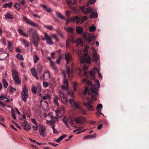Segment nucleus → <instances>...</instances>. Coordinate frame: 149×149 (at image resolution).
<instances>
[{
    "label": "nucleus",
    "mask_w": 149,
    "mask_h": 149,
    "mask_svg": "<svg viewBox=\"0 0 149 149\" xmlns=\"http://www.w3.org/2000/svg\"><path fill=\"white\" fill-rule=\"evenodd\" d=\"M61 74L63 75V78H66V72L65 71H62Z\"/></svg>",
    "instance_id": "603ef678"
},
{
    "label": "nucleus",
    "mask_w": 149,
    "mask_h": 149,
    "mask_svg": "<svg viewBox=\"0 0 149 149\" xmlns=\"http://www.w3.org/2000/svg\"><path fill=\"white\" fill-rule=\"evenodd\" d=\"M96 84L97 85V87L99 89L100 87V84L99 81L97 79L95 80V86Z\"/></svg>",
    "instance_id": "79ce46f5"
},
{
    "label": "nucleus",
    "mask_w": 149,
    "mask_h": 149,
    "mask_svg": "<svg viewBox=\"0 0 149 149\" xmlns=\"http://www.w3.org/2000/svg\"><path fill=\"white\" fill-rule=\"evenodd\" d=\"M84 119L83 117H77L75 118L74 121H76L77 123L81 125L83 124V121Z\"/></svg>",
    "instance_id": "9b49d317"
},
{
    "label": "nucleus",
    "mask_w": 149,
    "mask_h": 149,
    "mask_svg": "<svg viewBox=\"0 0 149 149\" xmlns=\"http://www.w3.org/2000/svg\"><path fill=\"white\" fill-rule=\"evenodd\" d=\"M12 73L15 82L17 84H20L21 82L19 80L18 72L15 70L13 69L12 71Z\"/></svg>",
    "instance_id": "20e7f679"
},
{
    "label": "nucleus",
    "mask_w": 149,
    "mask_h": 149,
    "mask_svg": "<svg viewBox=\"0 0 149 149\" xmlns=\"http://www.w3.org/2000/svg\"><path fill=\"white\" fill-rule=\"evenodd\" d=\"M67 3L68 6H70L72 3V1L71 0L67 1Z\"/></svg>",
    "instance_id": "0e129e2a"
},
{
    "label": "nucleus",
    "mask_w": 149,
    "mask_h": 149,
    "mask_svg": "<svg viewBox=\"0 0 149 149\" xmlns=\"http://www.w3.org/2000/svg\"><path fill=\"white\" fill-rule=\"evenodd\" d=\"M11 114L12 117L13 118V119L14 120H15V119H16V118L15 116V112L13 109H12V110Z\"/></svg>",
    "instance_id": "e433bc0d"
},
{
    "label": "nucleus",
    "mask_w": 149,
    "mask_h": 149,
    "mask_svg": "<svg viewBox=\"0 0 149 149\" xmlns=\"http://www.w3.org/2000/svg\"><path fill=\"white\" fill-rule=\"evenodd\" d=\"M59 97L61 99V102L65 104L67 102V99L66 98V95L64 94L63 92L59 91Z\"/></svg>",
    "instance_id": "0eeeda50"
},
{
    "label": "nucleus",
    "mask_w": 149,
    "mask_h": 149,
    "mask_svg": "<svg viewBox=\"0 0 149 149\" xmlns=\"http://www.w3.org/2000/svg\"><path fill=\"white\" fill-rule=\"evenodd\" d=\"M96 1V0H90L89 1L86 3V5L89 6L90 4H93Z\"/></svg>",
    "instance_id": "473e14b6"
},
{
    "label": "nucleus",
    "mask_w": 149,
    "mask_h": 149,
    "mask_svg": "<svg viewBox=\"0 0 149 149\" xmlns=\"http://www.w3.org/2000/svg\"><path fill=\"white\" fill-rule=\"evenodd\" d=\"M98 16V14L95 11H93L91 14L90 18H96Z\"/></svg>",
    "instance_id": "f3484780"
},
{
    "label": "nucleus",
    "mask_w": 149,
    "mask_h": 149,
    "mask_svg": "<svg viewBox=\"0 0 149 149\" xmlns=\"http://www.w3.org/2000/svg\"><path fill=\"white\" fill-rule=\"evenodd\" d=\"M87 19V18L86 16H84L82 17L81 19V21L82 22H83L84 21L86 20Z\"/></svg>",
    "instance_id": "13d9d810"
},
{
    "label": "nucleus",
    "mask_w": 149,
    "mask_h": 149,
    "mask_svg": "<svg viewBox=\"0 0 149 149\" xmlns=\"http://www.w3.org/2000/svg\"><path fill=\"white\" fill-rule=\"evenodd\" d=\"M82 82L86 83V87L85 89L84 93L86 95L88 93L89 95L91 96V99L92 100H89L87 102H84L83 104L86 107L89 111H93L94 109L92 101H95L97 100L98 90L87 79H84Z\"/></svg>",
    "instance_id": "f257e3e1"
},
{
    "label": "nucleus",
    "mask_w": 149,
    "mask_h": 149,
    "mask_svg": "<svg viewBox=\"0 0 149 149\" xmlns=\"http://www.w3.org/2000/svg\"><path fill=\"white\" fill-rule=\"evenodd\" d=\"M46 130L45 129L42 128L41 130L39 131V134L40 135L43 137H45L46 136V134L45 133Z\"/></svg>",
    "instance_id": "aec40b11"
},
{
    "label": "nucleus",
    "mask_w": 149,
    "mask_h": 149,
    "mask_svg": "<svg viewBox=\"0 0 149 149\" xmlns=\"http://www.w3.org/2000/svg\"><path fill=\"white\" fill-rule=\"evenodd\" d=\"M96 27L95 26L93 25L90 27L89 30L90 32L96 30Z\"/></svg>",
    "instance_id": "58836bf2"
},
{
    "label": "nucleus",
    "mask_w": 149,
    "mask_h": 149,
    "mask_svg": "<svg viewBox=\"0 0 149 149\" xmlns=\"http://www.w3.org/2000/svg\"><path fill=\"white\" fill-rule=\"evenodd\" d=\"M92 10V9L90 7H88L86 10V12L87 13H90Z\"/></svg>",
    "instance_id": "052dcab7"
},
{
    "label": "nucleus",
    "mask_w": 149,
    "mask_h": 149,
    "mask_svg": "<svg viewBox=\"0 0 149 149\" xmlns=\"http://www.w3.org/2000/svg\"><path fill=\"white\" fill-rule=\"evenodd\" d=\"M59 99V98L57 96H55L54 97L53 99V102L54 103L55 105L57 106H58L59 104L58 102V100Z\"/></svg>",
    "instance_id": "b1692460"
},
{
    "label": "nucleus",
    "mask_w": 149,
    "mask_h": 149,
    "mask_svg": "<svg viewBox=\"0 0 149 149\" xmlns=\"http://www.w3.org/2000/svg\"><path fill=\"white\" fill-rule=\"evenodd\" d=\"M102 105L100 104H99L97 106V113L100 115L102 114L103 115V114L101 112V109L102 108Z\"/></svg>",
    "instance_id": "4468645a"
},
{
    "label": "nucleus",
    "mask_w": 149,
    "mask_h": 149,
    "mask_svg": "<svg viewBox=\"0 0 149 149\" xmlns=\"http://www.w3.org/2000/svg\"><path fill=\"white\" fill-rule=\"evenodd\" d=\"M42 66L40 64H38L37 65V70L38 73V74H40L42 72Z\"/></svg>",
    "instance_id": "412c9836"
},
{
    "label": "nucleus",
    "mask_w": 149,
    "mask_h": 149,
    "mask_svg": "<svg viewBox=\"0 0 149 149\" xmlns=\"http://www.w3.org/2000/svg\"><path fill=\"white\" fill-rule=\"evenodd\" d=\"M21 95L23 100L25 102H26V99L28 98V90L25 87L23 88Z\"/></svg>",
    "instance_id": "39448f33"
},
{
    "label": "nucleus",
    "mask_w": 149,
    "mask_h": 149,
    "mask_svg": "<svg viewBox=\"0 0 149 149\" xmlns=\"http://www.w3.org/2000/svg\"><path fill=\"white\" fill-rule=\"evenodd\" d=\"M22 43L24 45L25 47H28L29 46L28 42H27L25 40H23L22 41Z\"/></svg>",
    "instance_id": "37998d69"
},
{
    "label": "nucleus",
    "mask_w": 149,
    "mask_h": 149,
    "mask_svg": "<svg viewBox=\"0 0 149 149\" xmlns=\"http://www.w3.org/2000/svg\"><path fill=\"white\" fill-rule=\"evenodd\" d=\"M70 22V18L68 19L66 21V22L65 23L66 25H68L69 24V23Z\"/></svg>",
    "instance_id": "338daca9"
},
{
    "label": "nucleus",
    "mask_w": 149,
    "mask_h": 149,
    "mask_svg": "<svg viewBox=\"0 0 149 149\" xmlns=\"http://www.w3.org/2000/svg\"><path fill=\"white\" fill-rule=\"evenodd\" d=\"M29 29V31L32 33L33 43L36 47H38L40 40L37 35V31L33 29L30 28Z\"/></svg>",
    "instance_id": "f03ea898"
},
{
    "label": "nucleus",
    "mask_w": 149,
    "mask_h": 149,
    "mask_svg": "<svg viewBox=\"0 0 149 149\" xmlns=\"http://www.w3.org/2000/svg\"><path fill=\"white\" fill-rule=\"evenodd\" d=\"M5 18L6 19H13V17H12V15L8 13H7L5 15Z\"/></svg>",
    "instance_id": "bb28decb"
},
{
    "label": "nucleus",
    "mask_w": 149,
    "mask_h": 149,
    "mask_svg": "<svg viewBox=\"0 0 149 149\" xmlns=\"http://www.w3.org/2000/svg\"><path fill=\"white\" fill-rule=\"evenodd\" d=\"M69 102L71 106L74 108L76 109H79V105L77 104L72 99H70L69 100Z\"/></svg>",
    "instance_id": "f8f14e48"
},
{
    "label": "nucleus",
    "mask_w": 149,
    "mask_h": 149,
    "mask_svg": "<svg viewBox=\"0 0 149 149\" xmlns=\"http://www.w3.org/2000/svg\"><path fill=\"white\" fill-rule=\"evenodd\" d=\"M14 7L15 8H17V9H20L21 8L20 4L17 3H16L15 5H14Z\"/></svg>",
    "instance_id": "ea45409f"
},
{
    "label": "nucleus",
    "mask_w": 149,
    "mask_h": 149,
    "mask_svg": "<svg viewBox=\"0 0 149 149\" xmlns=\"http://www.w3.org/2000/svg\"><path fill=\"white\" fill-rule=\"evenodd\" d=\"M50 63L51 65L53 68V69L54 70H56V69H57V68L54 65V63L51 60H50Z\"/></svg>",
    "instance_id": "4c0bfd02"
},
{
    "label": "nucleus",
    "mask_w": 149,
    "mask_h": 149,
    "mask_svg": "<svg viewBox=\"0 0 149 149\" xmlns=\"http://www.w3.org/2000/svg\"><path fill=\"white\" fill-rule=\"evenodd\" d=\"M83 37L85 40L91 42L94 39V36L91 33H88L87 34L84 33L83 35Z\"/></svg>",
    "instance_id": "423d86ee"
},
{
    "label": "nucleus",
    "mask_w": 149,
    "mask_h": 149,
    "mask_svg": "<svg viewBox=\"0 0 149 149\" xmlns=\"http://www.w3.org/2000/svg\"><path fill=\"white\" fill-rule=\"evenodd\" d=\"M77 43L78 45H83V43L81 40L79 39H78L77 40Z\"/></svg>",
    "instance_id": "49530a36"
},
{
    "label": "nucleus",
    "mask_w": 149,
    "mask_h": 149,
    "mask_svg": "<svg viewBox=\"0 0 149 149\" xmlns=\"http://www.w3.org/2000/svg\"><path fill=\"white\" fill-rule=\"evenodd\" d=\"M23 19L26 23L31 26L36 27L38 25L37 24H35L33 22L30 20L26 17H24L23 18Z\"/></svg>",
    "instance_id": "6e6552de"
},
{
    "label": "nucleus",
    "mask_w": 149,
    "mask_h": 149,
    "mask_svg": "<svg viewBox=\"0 0 149 149\" xmlns=\"http://www.w3.org/2000/svg\"><path fill=\"white\" fill-rule=\"evenodd\" d=\"M19 1L22 5H23L24 4V0H19Z\"/></svg>",
    "instance_id": "69168bd1"
},
{
    "label": "nucleus",
    "mask_w": 149,
    "mask_h": 149,
    "mask_svg": "<svg viewBox=\"0 0 149 149\" xmlns=\"http://www.w3.org/2000/svg\"><path fill=\"white\" fill-rule=\"evenodd\" d=\"M49 122L51 123V125L52 127V129L53 130H55V125L54 124V122L52 123V122L51 121H49Z\"/></svg>",
    "instance_id": "4d7b16f0"
},
{
    "label": "nucleus",
    "mask_w": 149,
    "mask_h": 149,
    "mask_svg": "<svg viewBox=\"0 0 149 149\" xmlns=\"http://www.w3.org/2000/svg\"><path fill=\"white\" fill-rule=\"evenodd\" d=\"M65 59L67 61V64L72 61V56L68 53H66L65 54Z\"/></svg>",
    "instance_id": "9d476101"
},
{
    "label": "nucleus",
    "mask_w": 149,
    "mask_h": 149,
    "mask_svg": "<svg viewBox=\"0 0 149 149\" xmlns=\"http://www.w3.org/2000/svg\"><path fill=\"white\" fill-rule=\"evenodd\" d=\"M40 107H43V102L44 103L45 105V106L47 107L48 106V102L46 101H44L42 100H41L40 101Z\"/></svg>",
    "instance_id": "5701e85b"
},
{
    "label": "nucleus",
    "mask_w": 149,
    "mask_h": 149,
    "mask_svg": "<svg viewBox=\"0 0 149 149\" xmlns=\"http://www.w3.org/2000/svg\"><path fill=\"white\" fill-rule=\"evenodd\" d=\"M49 85V84L45 81H44L43 82V87L45 88H46Z\"/></svg>",
    "instance_id": "3c124183"
},
{
    "label": "nucleus",
    "mask_w": 149,
    "mask_h": 149,
    "mask_svg": "<svg viewBox=\"0 0 149 149\" xmlns=\"http://www.w3.org/2000/svg\"><path fill=\"white\" fill-rule=\"evenodd\" d=\"M44 34L45 36L47 37L46 40L47 43L48 44L50 45L53 44L54 43L51 40V37L48 36L46 33H45Z\"/></svg>",
    "instance_id": "ddd939ff"
},
{
    "label": "nucleus",
    "mask_w": 149,
    "mask_h": 149,
    "mask_svg": "<svg viewBox=\"0 0 149 149\" xmlns=\"http://www.w3.org/2000/svg\"><path fill=\"white\" fill-rule=\"evenodd\" d=\"M67 86L64 85H62L61 87V88L63 89L66 90L67 88Z\"/></svg>",
    "instance_id": "774afa93"
},
{
    "label": "nucleus",
    "mask_w": 149,
    "mask_h": 149,
    "mask_svg": "<svg viewBox=\"0 0 149 149\" xmlns=\"http://www.w3.org/2000/svg\"><path fill=\"white\" fill-rule=\"evenodd\" d=\"M77 32L79 34H81L83 33V29L81 27L78 26L76 28Z\"/></svg>",
    "instance_id": "2eb2a0df"
},
{
    "label": "nucleus",
    "mask_w": 149,
    "mask_h": 149,
    "mask_svg": "<svg viewBox=\"0 0 149 149\" xmlns=\"http://www.w3.org/2000/svg\"><path fill=\"white\" fill-rule=\"evenodd\" d=\"M2 83L4 88H7L8 85V83L6 81V79H2Z\"/></svg>",
    "instance_id": "a878e982"
},
{
    "label": "nucleus",
    "mask_w": 149,
    "mask_h": 149,
    "mask_svg": "<svg viewBox=\"0 0 149 149\" xmlns=\"http://www.w3.org/2000/svg\"><path fill=\"white\" fill-rule=\"evenodd\" d=\"M44 26L45 28L50 31H52L53 30V26H52L49 25H44Z\"/></svg>",
    "instance_id": "cd10ccee"
},
{
    "label": "nucleus",
    "mask_w": 149,
    "mask_h": 149,
    "mask_svg": "<svg viewBox=\"0 0 149 149\" xmlns=\"http://www.w3.org/2000/svg\"><path fill=\"white\" fill-rule=\"evenodd\" d=\"M99 58V57L97 55L96 53H94L93 55V61L95 62H97Z\"/></svg>",
    "instance_id": "dca6fc26"
},
{
    "label": "nucleus",
    "mask_w": 149,
    "mask_h": 149,
    "mask_svg": "<svg viewBox=\"0 0 149 149\" xmlns=\"http://www.w3.org/2000/svg\"><path fill=\"white\" fill-rule=\"evenodd\" d=\"M51 37L55 39L58 42L59 41L58 39L56 36V35L53 34Z\"/></svg>",
    "instance_id": "5fc2aeb1"
},
{
    "label": "nucleus",
    "mask_w": 149,
    "mask_h": 149,
    "mask_svg": "<svg viewBox=\"0 0 149 149\" xmlns=\"http://www.w3.org/2000/svg\"><path fill=\"white\" fill-rule=\"evenodd\" d=\"M3 98L7 99L6 96L4 95H1L0 96V100H2Z\"/></svg>",
    "instance_id": "680f3d73"
},
{
    "label": "nucleus",
    "mask_w": 149,
    "mask_h": 149,
    "mask_svg": "<svg viewBox=\"0 0 149 149\" xmlns=\"http://www.w3.org/2000/svg\"><path fill=\"white\" fill-rule=\"evenodd\" d=\"M31 128V127H30V126L29 125L27 124L25 126V127H24V130H30Z\"/></svg>",
    "instance_id": "c03bdc74"
},
{
    "label": "nucleus",
    "mask_w": 149,
    "mask_h": 149,
    "mask_svg": "<svg viewBox=\"0 0 149 149\" xmlns=\"http://www.w3.org/2000/svg\"><path fill=\"white\" fill-rule=\"evenodd\" d=\"M70 41L73 42L74 40L72 38L70 40H66V47H70V45L69 42Z\"/></svg>",
    "instance_id": "72a5a7b5"
},
{
    "label": "nucleus",
    "mask_w": 149,
    "mask_h": 149,
    "mask_svg": "<svg viewBox=\"0 0 149 149\" xmlns=\"http://www.w3.org/2000/svg\"><path fill=\"white\" fill-rule=\"evenodd\" d=\"M94 69L96 70L98 73V75L100 78H102V76L101 73L99 72V70L96 68H95Z\"/></svg>",
    "instance_id": "de8ad7c7"
},
{
    "label": "nucleus",
    "mask_w": 149,
    "mask_h": 149,
    "mask_svg": "<svg viewBox=\"0 0 149 149\" xmlns=\"http://www.w3.org/2000/svg\"><path fill=\"white\" fill-rule=\"evenodd\" d=\"M91 57L87 54L84 53V54L83 57H81V58L80 63L81 64L86 63L90 64L91 63Z\"/></svg>",
    "instance_id": "7ed1b4c3"
},
{
    "label": "nucleus",
    "mask_w": 149,
    "mask_h": 149,
    "mask_svg": "<svg viewBox=\"0 0 149 149\" xmlns=\"http://www.w3.org/2000/svg\"><path fill=\"white\" fill-rule=\"evenodd\" d=\"M10 88L9 89V92L10 93H11L13 92L14 91H16L15 88H13L12 86H10Z\"/></svg>",
    "instance_id": "a19ab883"
},
{
    "label": "nucleus",
    "mask_w": 149,
    "mask_h": 149,
    "mask_svg": "<svg viewBox=\"0 0 149 149\" xmlns=\"http://www.w3.org/2000/svg\"><path fill=\"white\" fill-rule=\"evenodd\" d=\"M31 72L33 76H36V75H37V73L35 68H32L31 69Z\"/></svg>",
    "instance_id": "393cba45"
},
{
    "label": "nucleus",
    "mask_w": 149,
    "mask_h": 149,
    "mask_svg": "<svg viewBox=\"0 0 149 149\" xmlns=\"http://www.w3.org/2000/svg\"><path fill=\"white\" fill-rule=\"evenodd\" d=\"M88 68V66L86 64H84L83 66V69L84 70H87Z\"/></svg>",
    "instance_id": "bf43d9fd"
},
{
    "label": "nucleus",
    "mask_w": 149,
    "mask_h": 149,
    "mask_svg": "<svg viewBox=\"0 0 149 149\" xmlns=\"http://www.w3.org/2000/svg\"><path fill=\"white\" fill-rule=\"evenodd\" d=\"M33 62L34 63H36L39 60V58L36 54L34 55L33 57Z\"/></svg>",
    "instance_id": "c85d7f7f"
},
{
    "label": "nucleus",
    "mask_w": 149,
    "mask_h": 149,
    "mask_svg": "<svg viewBox=\"0 0 149 149\" xmlns=\"http://www.w3.org/2000/svg\"><path fill=\"white\" fill-rule=\"evenodd\" d=\"M67 31L68 32H72L73 31V29L71 27H68L67 28Z\"/></svg>",
    "instance_id": "09e8293b"
},
{
    "label": "nucleus",
    "mask_w": 149,
    "mask_h": 149,
    "mask_svg": "<svg viewBox=\"0 0 149 149\" xmlns=\"http://www.w3.org/2000/svg\"><path fill=\"white\" fill-rule=\"evenodd\" d=\"M78 84L76 82H74V83L73 87L74 91H76L77 88L78 86Z\"/></svg>",
    "instance_id": "2f4dec72"
},
{
    "label": "nucleus",
    "mask_w": 149,
    "mask_h": 149,
    "mask_svg": "<svg viewBox=\"0 0 149 149\" xmlns=\"http://www.w3.org/2000/svg\"><path fill=\"white\" fill-rule=\"evenodd\" d=\"M95 72L94 70H91V71L88 72H84V75L85 76L88 77V74H89L92 79H95Z\"/></svg>",
    "instance_id": "1a4fd4ad"
},
{
    "label": "nucleus",
    "mask_w": 149,
    "mask_h": 149,
    "mask_svg": "<svg viewBox=\"0 0 149 149\" xmlns=\"http://www.w3.org/2000/svg\"><path fill=\"white\" fill-rule=\"evenodd\" d=\"M42 6L45 10L47 11L48 12H50L52 11V9L51 8H48L46 5L41 4L40 5Z\"/></svg>",
    "instance_id": "a211bd4d"
},
{
    "label": "nucleus",
    "mask_w": 149,
    "mask_h": 149,
    "mask_svg": "<svg viewBox=\"0 0 149 149\" xmlns=\"http://www.w3.org/2000/svg\"><path fill=\"white\" fill-rule=\"evenodd\" d=\"M17 58L21 60H23L24 59L22 55L19 54H17L16 55Z\"/></svg>",
    "instance_id": "c9c22d12"
},
{
    "label": "nucleus",
    "mask_w": 149,
    "mask_h": 149,
    "mask_svg": "<svg viewBox=\"0 0 149 149\" xmlns=\"http://www.w3.org/2000/svg\"><path fill=\"white\" fill-rule=\"evenodd\" d=\"M76 22L77 24H78L80 22V18L79 17L76 16L75 17Z\"/></svg>",
    "instance_id": "a18cd8bd"
},
{
    "label": "nucleus",
    "mask_w": 149,
    "mask_h": 149,
    "mask_svg": "<svg viewBox=\"0 0 149 149\" xmlns=\"http://www.w3.org/2000/svg\"><path fill=\"white\" fill-rule=\"evenodd\" d=\"M67 136L66 134H63L57 139H56L55 141L57 143H58L62 140L63 138Z\"/></svg>",
    "instance_id": "6ab92c4d"
},
{
    "label": "nucleus",
    "mask_w": 149,
    "mask_h": 149,
    "mask_svg": "<svg viewBox=\"0 0 149 149\" xmlns=\"http://www.w3.org/2000/svg\"><path fill=\"white\" fill-rule=\"evenodd\" d=\"M8 48L10 50H12V42L9 41H8Z\"/></svg>",
    "instance_id": "c756f323"
},
{
    "label": "nucleus",
    "mask_w": 149,
    "mask_h": 149,
    "mask_svg": "<svg viewBox=\"0 0 149 149\" xmlns=\"http://www.w3.org/2000/svg\"><path fill=\"white\" fill-rule=\"evenodd\" d=\"M13 6V3L12 2H10L9 3H7L4 4L3 7L4 8H11Z\"/></svg>",
    "instance_id": "4be33fe9"
},
{
    "label": "nucleus",
    "mask_w": 149,
    "mask_h": 149,
    "mask_svg": "<svg viewBox=\"0 0 149 149\" xmlns=\"http://www.w3.org/2000/svg\"><path fill=\"white\" fill-rule=\"evenodd\" d=\"M45 74H46L47 76V77L46 78V79H48L50 77V72L49 71H48L46 72Z\"/></svg>",
    "instance_id": "6e6d98bb"
},
{
    "label": "nucleus",
    "mask_w": 149,
    "mask_h": 149,
    "mask_svg": "<svg viewBox=\"0 0 149 149\" xmlns=\"http://www.w3.org/2000/svg\"><path fill=\"white\" fill-rule=\"evenodd\" d=\"M31 120L32 122V123L36 125V126H37L38 125V123L36 121V120L34 119L31 118Z\"/></svg>",
    "instance_id": "8fccbe9b"
},
{
    "label": "nucleus",
    "mask_w": 149,
    "mask_h": 149,
    "mask_svg": "<svg viewBox=\"0 0 149 149\" xmlns=\"http://www.w3.org/2000/svg\"><path fill=\"white\" fill-rule=\"evenodd\" d=\"M65 78H63V83L64 84L66 85L67 86H68L69 85L68 80L67 79H66Z\"/></svg>",
    "instance_id": "f704fd0d"
},
{
    "label": "nucleus",
    "mask_w": 149,
    "mask_h": 149,
    "mask_svg": "<svg viewBox=\"0 0 149 149\" xmlns=\"http://www.w3.org/2000/svg\"><path fill=\"white\" fill-rule=\"evenodd\" d=\"M56 15L58 16V17L64 20L65 19V17L63 16L61 13L56 12Z\"/></svg>",
    "instance_id": "7c9ffc66"
},
{
    "label": "nucleus",
    "mask_w": 149,
    "mask_h": 149,
    "mask_svg": "<svg viewBox=\"0 0 149 149\" xmlns=\"http://www.w3.org/2000/svg\"><path fill=\"white\" fill-rule=\"evenodd\" d=\"M27 124V122L26 120H25L22 123V126L24 127H25V126L26 125V124Z\"/></svg>",
    "instance_id": "864d4df0"
},
{
    "label": "nucleus",
    "mask_w": 149,
    "mask_h": 149,
    "mask_svg": "<svg viewBox=\"0 0 149 149\" xmlns=\"http://www.w3.org/2000/svg\"><path fill=\"white\" fill-rule=\"evenodd\" d=\"M38 125H37V126H33V130H35V131H36L38 130Z\"/></svg>",
    "instance_id": "e2e57ef3"
}]
</instances>
